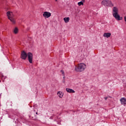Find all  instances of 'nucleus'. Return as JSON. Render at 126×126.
<instances>
[{
  "instance_id": "1",
  "label": "nucleus",
  "mask_w": 126,
  "mask_h": 126,
  "mask_svg": "<svg viewBox=\"0 0 126 126\" xmlns=\"http://www.w3.org/2000/svg\"><path fill=\"white\" fill-rule=\"evenodd\" d=\"M27 56L30 63H32L33 62V54L30 52H29L27 54V53H26L24 51L22 52L21 54V59L22 60H26Z\"/></svg>"
},
{
  "instance_id": "2",
  "label": "nucleus",
  "mask_w": 126,
  "mask_h": 126,
  "mask_svg": "<svg viewBox=\"0 0 126 126\" xmlns=\"http://www.w3.org/2000/svg\"><path fill=\"white\" fill-rule=\"evenodd\" d=\"M112 14L113 17L115 18L116 20H122L123 17H121L120 15H119V9L117 7H114L112 10Z\"/></svg>"
},
{
  "instance_id": "3",
  "label": "nucleus",
  "mask_w": 126,
  "mask_h": 126,
  "mask_svg": "<svg viewBox=\"0 0 126 126\" xmlns=\"http://www.w3.org/2000/svg\"><path fill=\"white\" fill-rule=\"evenodd\" d=\"M85 68H86V64L84 63H81L76 66L75 70L78 72H81V71L85 70Z\"/></svg>"
},
{
  "instance_id": "4",
  "label": "nucleus",
  "mask_w": 126,
  "mask_h": 126,
  "mask_svg": "<svg viewBox=\"0 0 126 126\" xmlns=\"http://www.w3.org/2000/svg\"><path fill=\"white\" fill-rule=\"evenodd\" d=\"M101 4L104 6H109V7L114 6V3L110 0H103L101 1Z\"/></svg>"
},
{
  "instance_id": "5",
  "label": "nucleus",
  "mask_w": 126,
  "mask_h": 126,
  "mask_svg": "<svg viewBox=\"0 0 126 126\" xmlns=\"http://www.w3.org/2000/svg\"><path fill=\"white\" fill-rule=\"evenodd\" d=\"M7 16L8 17V19L10 20L11 22H12V23L13 24H15V19L13 18L14 15H13L12 12H7Z\"/></svg>"
},
{
  "instance_id": "6",
  "label": "nucleus",
  "mask_w": 126,
  "mask_h": 126,
  "mask_svg": "<svg viewBox=\"0 0 126 126\" xmlns=\"http://www.w3.org/2000/svg\"><path fill=\"white\" fill-rule=\"evenodd\" d=\"M51 15H52L51 12L47 11L44 12L43 14V16L45 18H49V17H51Z\"/></svg>"
},
{
  "instance_id": "7",
  "label": "nucleus",
  "mask_w": 126,
  "mask_h": 126,
  "mask_svg": "<svg viewBox=\"0 0 126 126\" xmlns=\"http://www.w3.org/2000/svg\"><path fill=\"white\" fill-rule=\"evenodd\" d=\"M120 102L122 105H126V98L125 97L121 98Z\"/></svg>"
},
{
  "instance_id": "8",
  "label": "nucleus",
  "mask_w": 126,
  "mask_h": 126,
  "mask_svg": "<svg viewBox=\"0 0 126 126\" xmlns=\"http://www.w3.org/2000/svg\"><path fill=\"white\" fill-rule=\"evenodd\" d=\"M66 91L68 93H75V91H74V90L69 88H66Z\"/></svg>"
},
{
  "instance_id": "9",
  "label": "nucleus",
  "mask_w": 126,
  "mask_h": 126,
  "mask_svg": "<svg viewBox=\"0 0 126 126\" xmlns=\"http://www.w3.org/2000/svg\"><path fill=\"white\" fill-rule=\"evenodd\" d=\"M111 33L108 32V33H104L103 34V37H106V38H110L111 37Z\"/></svg>"
},
{
  "instance_id": "10",
  "label": "nucleus",
  "mask_w": 126,
  "mask_h": 126,
  "mask_svg": "<svg viewBox=\"0 0 126 126\" xmlns=\"http://www.w3.org/2000/svg\"><path fill=\"white\" fill-rule=\"evenodd\" d=\"M57 94L60 98H63V92H58Z\"/></svg>"
},
{
  "instance_id": "11",
  "label": "nucleus",
  "mask_w": 126,
  "mask_h": 126,
  "mask_svg": "<svg viewBox=\"0 0 126 126\" xmlns=\"http://www.w3.org/2000/svg\"><path fill=\"white\" fill-rule=\"evenodd\" d=\"M65 23H68L69 22V17H66L63 18Z\"/></svg>"
},
{
  "instance_id": "12",
  "label": "nucleus",
  "mask_w": 126,
  "mask_h": 126,
  "mask_svg": "<svg viewBox=\"0 0 126 126\" xmlns=\"http://www.w3.org/2000/svg\"><path fill=\"white\" fill-rule=\"evenodd\" d=\"M13 33H14V34H17V33H18V28L17 27L14 29Z\"/></svg>"
},
{
  "instance_id": "13",
  "label": "nucleus",
  "mask_w": 126,
  "mask_h": 126,
  "mask_svg": "<svg viewBox=\"0 0 126 126\" xmlns=\"http://www.w3.org/2000/svg\"><path fill=\"white\" fill-rule=\"evenodd\" d=\"M78 4L79 6H80L81 5H83V2L81 1L78 3Z\"/></svg>"
},
{
  "instance_id": "14",
  "label": "nucleus",
  "mask_w": 126,
  "mask_h": 126,
  "mask_svg": "<svg viewBox=\"0 0 126 126\" xmlns=\"http://www.w3.org/2000/svg\"><path fill=\"white\" fill-rule=\"evenodd\" d=\"M61 72H62L63 75H64V72L63 71V70H61Z\"/></svg>"
},
{
  "instance_id": "15",
  "label": "nucleus",
  "mask_w": 126,
  "mask_h": 126,
  "mask_svg": "<svg viewBox=\"0 0 126 126\" xmlns=\"http://www.w3.org/2000/svg\"><path fill=\"white\" fill-rule=\"evenodd\" d=\"M64 78H65V76H64V75H63V79L64 80Z\"/></svg>"
},
{
  "instance_id": "16",
  "label": "nucleus",
  "mask_w": 126,
  "mask_h": 126,
  "mask_svg": "<svg viewBox=\"0 0 126 126\" xmlns=\"http://www.w3.org/2000/svg\"><path fill=\"white\" fill-rule=\"evenodd\" d=\"M105 100H107V99H108V97H104Z\"/></svg>"
},
{
  "instance_id": "17",
  "label": "nucleus",
  "mask_w": 126,
  "mask_h": 126,
  "mask_svg": "<svg viewBox=\"0 0 126 126\" xmlns=\"http://www.w3.org/2000/svg\"><path fill=\"white\" fill-rule=\"evenodd\" d=\"M63 83H64L65 82V81L64 80H63Z\"/></svg>"
},
{
  "instance_id": "18",
  "label": "nucleus",
  "mask_w": 126,
  "mask_h": 126,
  "mask_svg": "<svg viewBox=\"0 0 126 126\" xmlns=\"http://www.w3.org/2000/svg\"><path fill=\"white\" fill-rule=\"evenodd\" d=\"M55 1H58V0H55Z\"/></svg>"
},
{
  "instance_id": "19",
  "label": "nucleus",
  "mask_w": 126,
  "mask_h": 126,
  "mask_svg": "<svg viewBox=\"0 0 126 126\" xmlns=\"http://www.w3.org/2000/svg\"><path fill=\"white\" fill-rule=\"evenodd\" d=\"M36 115L38 114V112H36Z\"/></svg>"
},
{
  "instance_id": "20",
  "label": "nucleus",
  "mask_w": 126,
  "mask_h": 126,
  "mask_svg": "<svg viewBox=\"0 0 126 126\" xmlns=\"http://www.w3.org/2000/svg\"><path fill=\"white\" fill-rule=\"evenodd\" d=\"M1 81L0 80V82H1Z\"/></svg>"
}]
</instances>
